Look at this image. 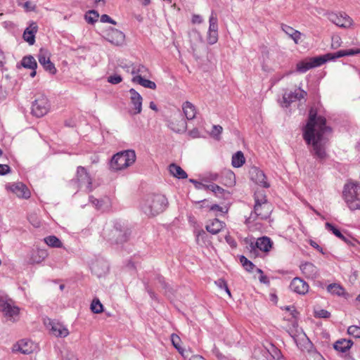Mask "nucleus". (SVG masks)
Instances as JSON below:
<instances>
[{
	"label": "nucleus",
	"mask_w": 360,
	"mask_h": 360,
	"mask_svg": "<svg viewBox=\"0 0 360 360\" xmlns=\"http://www.w3.org/2000/svg\"><path fill=\"white\" fill-rule=\"evenodd\" d=\"M326 118L318 115L317 110L311 107L309 110L307 124L302 128L303 139L308 146H311L310 153L321 164L328 157L324 136L333 131L332 128L326 124Z\"/></svg>",
	"instance_id": "obj_1"
},
{
	"label": "nucleus",
	"mask_w": 360,
	"mask_h": 360,
	"mask_svg": "<svg viewBox=\"0 0 360 360\" xmlns=\"http://www.w3.org/2000/svg\"><path fill=\"white\" fill-rule=\"evenodd\" d=\"M131 234V229L120 221H115L111 229L103 231V237L110 243L117 245L127 242Z\"/></svg>",
	"instance_id": "obj_2"
},
{
	"label": "nucleus",
	"mask_w": 360,
	"mask_h": 360,
	"mask_svg": "<svg viewBox=\"0 0 360 360\" xmlns=\"http://www.w3.org/2000/svg\"><path fill=\"white\" fill-rule=\"evenodd\" d=\"M168 201L163 195L157 194L148 197L142 206V210L148 216H155L165 210Z\"/></svg>",
	"instance_id": "obj_3"
},
{
	"label": "nucleus",
	"mask_w": 360,
	"mask_h": 360,
	"mask_svg": "<svg viewBox=\"0 0 360 360\" xmlns=\"http://www.w3.org/2000/svg\"><path fill=\"white\" fill-rule=\"evenodd\" d=\"M136 153L134 150H127L114 155L110 162V168L113 171L125 169L136 161Z\"/></svg>",
	"instance_id": "obj_4"
},
{
	"label": "nucleus",
	"mask_w": 360,
	"mask_h": 360,
	"mask_svg": "<svg viewBox=\"0 0 360 360\" xmlns=\"http://www.w3.org/2000/svg\"><path fill=\"white\" fill-rule=\"evenodd\" d=\"M254 209L255 210L256 214L262 220L267 219L273 211V207L271 203L268 201L264 192H255L254 194Z\"/></svg>",
	"instance_id": "obj_5"
},
{
	"label": "nucleus",
	"mask_w": 360,
	"mask_h": 360,
	"mask_svg": "<svg viewBox=\"0 0 360 360\" xmlns=\"http://www.w3.org/2000/svg\"><path fill=\"white\" fill-rule=\"evenodd\" d=\"M343 198L352 210L360 209V186L354 183L347 184L342 192Z\"/></svg>",
	"instance_id": "obj_6"
},
{
	"label": "nucleus",
	"mask_w": 360,
	"mask_h": 360,
	"mask_svg": "<svg viewBox=\"0 0 360 360\" xmlns=\"http://www.w3.org/2000/svg\"><path fill=\"white\" fill-rule=\"evenodd\" d=\"M326 62H328L326 54L312 58H307L297 63L296 70L298 72L304 73L309 70L319 67Z\"/></svg>",
	"instance_id": "obj_7"
},
{
	"label": "nucleus",
	"mask_w": 360,
	"mask_h": 360,
	"mask_svg": "<svg viewBox=\"0 0 360 360\" xmlns=\"http://www.w3.org/2000/svg\"><path fill=\"white\" fill-rule=\"evenodd\" d=\"M50 104L44 95H38L32 104L31 113L37 117L44 116L49 110Z\"/></svg>",
	"instance_id": "obj_8"
},
{
	"label": "nucleus",
	"mask_w": 360,
	"mask_h": 360,
	"mask_svg": "<svg viewBox=\"0 0 360 360\" xmlns=\"http://www.w3.org/2000/svg\"><path fill=\"white\" fill-rule=\"evenodd\" d=\"M75 182L78 184L79 187L86 186V192L92 191V178L84 167L79 166L77 168Z\"/></svg>",
	"instance_id": "obj_9"
},
{
	"label": "nucleus",
	"mask_w": 360,
	"mask_h": 360,
	"mask_svg": "<svg viewBox=\"0 0 360 360\" xmlns=\"http://www.w3.org/2000/svg\"><path fill=\"white\" fill-rule=\"evenodd\" d=\"M272 245L273 242L270 238L267 236H262L257 238L255 242L250 240L249 243L248 249L251 253H255L257 249H259V250L264 252H268L271 249Z\"/></svg>",
	"instance_id": "obj_10"
},
{
	"label": "nucleus",
	"mask_w": 360,
	"mask_h": 360,
	"mask_svg": "<svg viewBox=\"0 0 360 360\" xmlns=\"http://www.w3.org/2000/svg\"><path fill=\"white\" fill-rule=\"evenodd\" d=\"M103 37L106 40L115 45L122 44L125 37L122 32L112 27H109L103 32Z\"/></svg>",
	"instance_id": "obj_11"
},
{
	"label": "nucleus",
	"mask_w": 360,
	"mask_h": 360,
	"mask_svg": "<svg viewBox=\"0 0 360 360\" xmlns=\"http://www.w3.org/2000/svg\"><path fill=\"white\" fill-rule=\"evenodd\" d=\"M250 179L257 185L264 187L269 188L270 184L266 181V176L264 172L257 167H252L249 172Z\"/></svg>",
	"instance_id": "obj_12"
},
{
	"label": "nucleus",
	"mask_w": 360,
	"mask_h": 360,
	"mask_svg": "<svg viewBox=\"0 0 360 360\" xmlns=\"http://www.w3.org/2000/svg\"><path fill=\"white\" fill-rule=\"evenodd\" d=\"M168 127L176 133H183L186 130L187 123L186 120L181 117L180 113L173 120H169L167 123Z\"/></svg>",
	"instance_id": "obj_13"
},
{
	"label": "nucleus",
	"mask_w": 360,
	"mask_h": 360,
	"mask_svg": "<svg viewBox=\"0 0 360 360\" xmlns=\"http://www.w3.org/2000/svg\"><path fill=\"white\" fill-rule=\"evenodd\" d=\"M0 311H2L5 316L13 318L19 313V308L13 306L8 300L3 297H0Z\"/></svg>",
	"instance_id": "obj_14"
},
{
	"label": "nucleus",
	"mask_w": 360,
	"mask_h": 360,
	"mask_svg": "<svg viewBox=\"0 0 360 360\" xmlns=\"http://www.w3.org/2000/svg\"><path fill=\"white\" fill-rule=\"evenodd\" d=\"M8 188L18 198L27 199L30 197V190L27 186L22 182L13 183L9 185Z\"/></svg>",
	"instance_id": "obj_15"
},
{
	"label": "nucleus",
	"mask_w": 360,
	"mask_h": 360,
	"mask_svg": "<svg viewBox=\"0 0 360 360\" xmlns=\"http://www.w3.org/2000/svg\"><path fill=\"white\" fill-rule=\"evenodd\" d=\"M309 285L300 278H294L290 284V288L299 295H305L309 291Z\"/></svg>",
	"instance_id": "obj_16"
},
{
	"label": "nucleus",
	"mask_w": 360,
	"mask_h": 360,
	"mask_svg": "<svg viewBox=\"0 0 360 360\" xmlns=\"http://www.w3.org/2000/svg\"><path fill=\"white\" fill-rule=\"evenodd\" d=\"M130 94V101L131 105H133L134 112L133 114L137 115L141 112L142 110V102L143 98L140 95L139 92H137L134 89L131 88L129 91Z\"/></svg>",
	"instance_id": "obj_17"
},
{
	"label": "nucleus",
	"mask_w": 360,
	"mask_h": 360,
	"mask_svg": "<svg viewBox=\"0 0 360 360\" xmlns=\"http://www.w3.org/2000/svg\"><path fill=\"white\" fill-rule=\"evenodd\" d=\"M34 350V343L30 340H21L13 347V352H20L24 354H31Z\"/></svg>",
	"instance_id": "obj_18"
},
{
	"label": "nucleus",
	"mask_w": 360,
	"mask_h": 360,
	"mask_svg": "<svg viewBox=\"0 0 360 360\" xmlns=\"http://www.w3.org/2000/svg\"><path fill=\"white\" fill-rule=\"evenodd\" d=\"M325 227L328 231L333 233L336 237L343 240L347 244L354 245V238H352L350 236H348V237H347L345 235H343L342 233L338 229V227H336L333 224L330 222H326L325 224Z\"/></svg>",
	"instance_id": "obj_19"
},
{
	"label": "nucleus",
	"mask_w": 360,
	"mask_h": 360,
	"mask_svg": "<svg viewBox=\"0 0 360 360\" xmlns=\"http://www.w3.org/2000/svg\"><path fill=\"white\" fill-rule=\"evenodd\" d=\"M38 60L40 65L43 66L46 71L49 72L51 75H55L56 73L57 70L54 64L50 60V58L42 52V50H40L38 56Z\"/></svg>",
	"instance_id": "obj_20"
},
{
	"label": "nucleus",
	"mask_w": 360,
	"mask_h": 360,
	"mask_svg": "<svg viewBox=\"0 0 360 360\" xmlns=\"http://www.w3.org/2000/svg\"><path fill=\"white\" fill-rule=\"evenodd\" d=\"M307 95V91L299 88L298 91H297L295 92L291 91L288 94H285L283 96V99L284 103H285L287 104L286 105V106H287L294 101H296L297 100L300 101L302 98H304Z\"/></svg>",
	"instance_id": "obj_21"
},
{
	"label": "nucleus",
	"mask_w": 360,
	"mask_h": 360,
	"mask_svg": "<svg viewBox=\"0 0 360 360\" xmlns=\"http://www.w3.org/2000/svg\"><path fill=\"white\" fill-rule=\"evenodd\" d=\"M359 53H360V49H350L346 50H340L335 53H326V56L328 58V61H329L335 60L341 57L354 56Z\"/></svg>",
	"instance_id": "obj_22"
},
{
	"label": "nucleus",
	"mask_w": 360,
	"mask_h": 360,
	"mask_svg": "<svg viewBox=\"0 0 360 360\" xmlns=\"http://www.w3.org/2000/svg\"><path fill=\"white\" fill-rule=\"evenodd\" d=\"M38 27L37 24H30L29 27H27L24 32H23V39L25 41H27L30 45H33L35 42V34L37 32Z\"/></svg>",
	"instance_id": "obj_23"
},
{
	"label": "nucleus",
	"mask_w": 360,
	"mask_h": 360,
	"mask_svg": "<svg viewBox=\"0 0 360 360\" xmlns=\"http://www.w3.org/2000/svg\"><path fill=\"white\" fill-rule=\"evenodd\" d=\"M328 19L330 22H353V20L345 12L330 13L328 14Z\"/></svg>",
	"instance_id": "obj_24"
},
{
	"label": "nucleus",
	"mask_w": 360,
	"mask_h": 360,
	"mask_svg": "<svg viewBox=\"0 0 360 360\" xmlns=\"http://www.w3.org/2000/svg\"><path fill=\"white\" fill-rule=\"evenodd\" d=\"M300 270L308 278H315L317 275V268L311 262H304L300 265Z\"/></svg>",
	"instance_id": "obj_25"
},
{
	"label": "nucleus",
	"mask_w": 360,
	"mask_h": 360,
	"mask_svg": "<svg viewBox=\"0 0 360 360\" xmlns=\"http://www.w3.org/2000/svg\"><path fill=\"white\" fill-rule=\"evenodd\" d=\"M50 324L51 333L55 336L65 338L69 334L68 330L60 323L52 321Z\"/></svg>",
	"instance_id": "obj_26"
},
{
	"label": "nucleus",
	"mask_w": 360,
	"mask_h": 360,
	"mask_svg": "<svg viewBox=\"0 0 360 360\" xmlns=\"http://www.w3.org/2000/svg\"><path fill=\"white\" fill-rule=\"evenodd\" d=\"M207 188V190L212 191L214 195L219 198L228 199L231 194L229 191L224 189L215 184H209Z\"/></svg>",
	"instance_id": "obj_27"
},
{
	"label": "nucleus",
	"mask_w": 360,
	"mask_h": 360,
	"mask_svg": "<svg viewBox=\"0 0 360 360\" xmlns=\"http://www.w3.org/2000/svg\"><path fill=\"white\" fill-rule=\"evenodd\" d=\"M207 41L210 45L214 44L218 41V24H209Z\"/></svg>",
	"instance_id": "obj_28"
},
{
	"label": "nucleus",
	"mask_w": 360,
	"mask_h": 360,
	"mask_svg": "<svg viewBox=\"0 0 360 360\" xmlns=\"http://www.w3.org/2000/svg\"><path fill=\"white\" fill-rule=\"evenodd\" d=\"M169 171L172 176L179 179H184L188 177L186 172L175 163L169 165Z\"/></svg>",
	"instance_id": "obj_29"
},
{
	"label": "nucleus",
	"mask_w": 360,
	"mask_h": 360,
	"mask_svg": "<svg viewBox=\"0 0 360 360\" xmlns=\"http://www.w3.org/2000/svg\"><path fill=\"white\" fill-rule=\"evenodd\" d=\"M184 113L187 120H191L195 117L196 110L194 105L189 101H186L182 105Z\"/></svg>",
	"instance_id": "obj_30"
},
{
	"label": "nucleus",
	"mask_w": 360,
	"mask_h": 360,
	"mask_svg": "<svg viewBox=\"0 0 360 360\" xmlns=\"http://www.w3.org/2000/svg\"><path fill=\"white\" fill-rule=\"evenodd\" d=\"M353 345V342L352 340H347L346 339H341L336 341L333 345V347L335 350L346 352L349 350L352 346Z\"/></svg>",
	"instance_id": "obj_31"
},
{
	"label": "nucleus",
	"mask_w": 360,
	"mask_h": 360,
	"mask_svg": "<svg viewBox=\"0 0 360 360\" xmlns=\"http://www.w3.org/2000/svg\"><path fill=\"white\" fill-rule=\"evenodd\" d=\"M132 82L137 83L141 86L150 89H156V84L149 79L143 78L141 75H136L131 79Z\"/></svg>",
	"instance_id": "obj_32"
},
{
	"label": "nucleus",
	"mask_w": 360,
	"mask_h": 360,
	"mask_svg": "<svg viewBox=\"0 0 360 360\" xmlns=\"http://www.w3.org/2000/svg\"><path fill=\"white\" fill-rule=\"evenodd\" d=\"M224 223L218 219H214L205 226L206 230L212 234H217L223 228Z\"/></svg>",
	"instance_id": "obj_33"
},
{
	"label": "nucleus",
	"mask_w": 360,
	"mask_h": 360,
	"mask_svg": "<svg viewBox=\"0 0 360 360\" xmlns=\"http://www.w3.org/2000/svg\"><path fill=\"white\" fill-rule=\"evenodd\" d=\"M257 360H274L271 353L266 347H259L255 351Z\"/></svg>",
	"instance_id": "obj_34"
},
{
	"label": "nucleus",
	"mask_w": 360,
	"mask_h": 360,
	"mask_svg": "<svg viewBox=\"0 0 360 360\" xmlns=\"http://www.w3.org/2000/svg\"><path fill=\"white\" fill-rule=\"evenodd\" d=\"M257 360H274L271 353L266 347H259L255 351Z\"/></svg>",
	"instance_id": "obj_35"
},
{
	"label": "nucleus",
	"mask_w": 360,
	"mask_h": 360,
	"mask_svg": "<svg viewBox=\"0 0 360 360\" xmlns=\"http://www.w3.org/2000/svg\"><path fill=\"white\" fill-rule=\"evenodd\" d=\"M281 25L283 30L293 39L295 44H297L301 37L300 32L288 26L287 24Z\"/></svg>",
	"instance_id": "obj_36"
},
{
	"label": "nucleus",
	"mask_w": 360,
	"mask_h": 360,
	"mask_svg": "<svg viewBox=\"0 0 360 360\" xmlns=\"http://www.w3.org/2000/svg\"><path fill=\"white\" fill-rule=\"evenodd\" d=\"M245 159L243 153L241 151H237L232 156L231 165L233 167L238 168L243 166L245 163Z\"/></svg>",
	"instance_id": "obj_37"
},
{
	"label": "nucleus",
	"mask_w": 360,
	"mask_h": 360,
	"mask_svg": "<svg viewBox=\"0 0 360 360\" xmlns=\"http://www.w3.org/2000/svg\"><path fill=\"white\" fill-rule=\"evenodd\" d=\"M21 65L27 69H37V61L31 55L24 56L21 60Z\"/></svg>",
	"instance_id": "obj_38"
},
{
	"label": "nucleus",
	"mask_w": 360,
	"mask_h": 360,
	"mask_svg": "<svg viewBox=\"0 0 360 360\" xmlns=\"http://www.w3.org/2000/svg\"><path fill=\"white\" fill-rule=\"evenodd\" d=\"M294 342L297 345V346L302 350L305 349L306 345H309L311 343L309 339L307 337L305 334H303L302 337L297 338L296 335H290Z\"/></svg>",
	"instance_id": "obj_39"
},
{
	"label": "nucleus",
	"mask_w": 360,
	"mask_h": 360,
	"mask_svg": "<svg viewBox=\"0 0 360 360\" xmlns=\"http://www.w3.org/2000/svg\"><path fill=\"white\" fill-rule=\"evenodd\" d=\"M171 341L173 345V346L178 350V352L184 357L186 358L185 352H186L184 348L181 347V338L177 335L176 334H172L171 335Z\"/></svg>",
	"instance_id": "obj_40"
},
{
	"label": "nucleus",
	"mask_w": 360,
	"mask_h": 360,
	"mask_svg": "<svg viewBox=\"0 0 360 360\" xmlns=\"http://www.w3.org/2000/svg\"><path fill=\"white\" fill-rule=\"evenodd\" d=\"M327 290L332 295L342 296L345 294V289L340 284L332 283L328 285Z\"/></svg>",
	"instance_id": "obj_41"
},
{
	"label": "nucleus",
	"mask_w": 360,
	"mask_h": 360,
	"mask_svg": "<svg viewBox=\"0 0 360 360\" xmlns=\"http://www.w3.org/2000/svg\"><path fill=\"white\" fill-rule=\"evenodd\" d=\"M45 243L51 248H61L63 243L56 236H49L44 239Z\"/></svg>",
	"instance_id": "obj_42"
},
{
	"label": "nucleus",
	"mask_w": 360,
	"mask_h": 360,
	"mask_svg": "<svg viewBox=\"0 0 360 360\" xmlns=\"http://www.w3.org/2000/svg\"><path fill=\"white\" fill-rule=\"evenodd\" d=\"M240 262L248 272H252L256 268L255 265L243 255L240 257Z\"/></svg>",
	"instance_id": "obj_43"
},
{
	"label": "nucleus",
	"mask_w": 360,
	"mask_h": 360,
	"mask_svg": "<svg viewBox=\"0 0 360 360\" xmlns=\"http://www.w3.org/2000/svg\"><path fill=\"white\" fill-rule=\"evenodd\" d=\"M99 18L98 11L95 10H90L84 15V19L87 22H97Z\"/></svg>",
	"instance_id": "obj_44"
},
{
	"label": "nucleus",
	"mask_w": 360,
	"mask_h": 360,
	"mask_svg": "<svg viewBox=\"0 0 360 360\" xmlns=\"http://www.w3.org/2000/svg\"><path fill=\"white\" fill-rule=\"evenodd\" d=\"M90 309L94 314H99L103 311V306L98 298L92 300Z\"/></svg>",
	"instance_id": "obj_45"
},
{
	"label": "nucleus",
	"mask_w": 360,
	"mask_h": 360,
	"mask_svg": "<svg viewBox=\"0 0 360 360\" xmlns=\"http://www.w3.org/2000/svg\"><path fill=\"white\" fill-rule=\"evenodd\" d=\"M155 279L158 281L162 288L165 290V292H170L171 288L169 285L165 281V278L162 275L157 274Z\"/></svg>",
	"instance_id": "obj_46"
},
{
	"label": "nucleus",
	"mask_w": 360,
	"mask_h": 360,
	"mask_svg": "<svg viewBox=\"0 0 360 360\" xmlns=\"http://www.w3.org/2000/svg\"><path fill=\"white\" fill-rule=\"evenodd\" d=\"M347 333L355 338H360V327L357 326H350L347 328Z\"/></svg>",
	"instance_id": "obj_47"
},
{
	"label": "nucleus",
	"mask_w": 360,
	"mask_h": 360,
	"mask_svg": "<svg viewBox=\"0 0 360 360\" xmlns=\"http://www.w3.org/2000/svg\"><path fill=\"white\" fill-rule=\"evenodd\" d=\"M215 284L221 289H224L226 292L231 297V291L228 287L227 283L224 279L219 278L215 281Z\"/></svg>",
	"instance_id": "obj_48"
},
{
	"label": "nucleus",
	"mask_w": 360,
	"mask_h": 360,
	"mask_svg": "<svg viewBox=\"0 0 360 360\" xmlns=\"http://www.w3.org/2000/svg\"><path fill=\"white\" fill-rule=\"evenodd\" d=\"M314 316L316 318L328 319L330 316V313L323 309L314 310Z\"/></svg>",
	"instance_id": "obj_49"
},
{
	"label": "nucleus",
	"mask_w": 360,
	"mask_h": 360,
	"mask_svg": "<svg viewBox=\"0 0 360 360\" xmlns=\"http://www.w3.org/2000/svg\"><path fill=\"white\" fill-rule=\"evenodd\" d=\"M89 202H91L98 210H101L103 204L105 203L104 200L97 199L94 198L93 195L89 196Z\"/></svg>",
	"instance_id": "obj_50"
},
{
	"label": "nucleus",
	"mask_w": 360,
	"mask_h": 360,
	"mask_svg": "<svg viewBox=\"0 0 360 360\" xmlns=\"http://www.w3.org/2000/svg\"><path fill=\"white\" fill-rule=\"evenodd\" d=\"M107 81L112 84H118L122 81V77L120 75L115 74L110 75Z\"/></svg>",
	"instance_id": "obj_51"
},
{
	"label": "nucleus",
	"mask_w": 360,
	"mask_h": 360,
	"mask_svg": "<svg viewBox=\"0 0 360 360\" xmlns=\"http://www.w3.org/2000/svg\"><path fill=\"white\" fill-rule=\"evenodd\" d=\"M268 349L271 353V355L274 356V359H279L281 357H282L281 351L276 347H275L274 345L271 344L270 348Z\"/></svg>",
	"instance_id": "obj_52"
},
{
	"label": "nucleus",
	"mask_w": 360,
	"mask_h": 360,
	"mask_svg": "<svg viewBox=\"0 0 360 360\" xmlns=\"http://www.w3.org/2000/svg\"><path fill=\"white\" fill-rule=\"evenodd\" d=\"M20 4L25 8L26 11H34L36 8L34 3L30 1H27L25 3L20 1Z\"/></svg>",
	"instance_id": "obj_53"
},
{
	"label": "nucleus",
	"mask_w": 360,
	"mask_h": 360,
	"mask_svg": "<svg viewBox=\"0 0 360 360\" xmlns=\"http://www.w3.org/2000/svg\"><path fill=\"white\" fill-rule=\"evenodd\" d=\"M189 181L194 185V186L196 189H198V190L199 189H204V190L208 189V188H207L208 185L203 184L202 183H201L195 179H190Z\"/></svg>",
	"instance_id": "obj_54"
},
{
	"label": "nucleus",
	"mask_w": 360,
	"mask_h": 360,
	"mask_svg": "<svg viewBox=\"0 0 360 360\" xmlns=\"http://www.w3.org/2000/svg\"><path fill=\"white\" fill-rule=\"evenodd\" d=\"M257 218H259V216L256 214L255 210L253 208V210L251 212L250 216L245 219V224L249 225L254 222Z\"/></svg>",
	"instance_id": "obj_55"
},
{
	"label": "nucleus",
	"mask_w": 360,
	"mask_h": 360,
	"mask_svg": "<svg viewBox=\"0 0 360 360\" xmlns=\"http://www.w3.org/2000/svg\"><path fill=\"white\" fill-rule=\"evenodd\" d=\"M222 130L223 128L220 125H214L212 130V135L218 139V136L221 134Z\"/></svg>",
	"instance_id": "obj_56"
},
{
	"label": "nucleus",
	"mask_w": 360,
	"mask_h": 360,
	"mask_svg": "<svg viewBox=\"0 0 360 360\" xmlns=\"http://www.w3.org/2000/svg\"><path fill=\"white\" fill-rule=\"evenodd\" d=\"M210 210L211 211H217V212H221L222 213H226L228 212V209L226 207H223L219 206L217 204H213L210 207Z\"/></svg>",
	"instance_id": "obj_57"
},
{
	"label": "nucleus",
	"mask_w": 360,
	"mask_h": 360,
	"mask_svg": "<svg viewBox=\"0 0 360 360\" xmlns=\"http://www.w3.org/2000/svg\"><path fill=\"white\" fill-rule=\"evenodd\" d=\"M331 41V46L333 49H337L340 46L341 39L339 36H333Z\"/></svg>",
	"instance_id": "obj_58"
},
{
	"label": "nucleus",
	"mask_w": 360,
	"mask_h": 360,
	"mask_svg": "<svg viewBox=\"0 0 360 360\" xmlns=\"http://www.w3.org/2000/svg\"><path fill=\"white\" fill-rule=\"evenodd\" d=\"M212 354L219 359L224 360L226 357L219 352V349L214 345L212 350Z\"/></svg>",
	"instance_id": "obj_59"
},
{
	"label": "nucleus",
	"mask_w": 360,
	"mask_h": 360,
	"mask_svg": "<svg viewBox=\"0 0 360 360\" xmlns=\"http://www.w3.org/2000/svg\"><path fill=\"white\" fill-rule=\"evenodd\" d=\"M11 172V168L8 165L0 164V175H6Z\"/></svg>",
	"instance_id": "obj_60"
},
{
	"label": "nucleus",
	"mask_w": 360,
	"mask_h": 360,
	"mask_svg": "<svg viewBox=\"0 0 360 360\" xmlns=\"http://www.w3.org/2000/svg\"><path fill=\"white\" fill-rule=\"evenodd\" d=\"M100 22H116L109 15L103 14L101 15Z\"/></svg>",
	"instance_id": "obj_61"
},
{
	"label": "nucleus",
	"mask_w": 360,
	"mask_h": 360,
	"mask_svg": "<svg viewBox=\"0 0 360 360\" xmlns=\"http://www.w3.org/2000/svg\"><path fill=\"white\" fill-rule=\"evenodd\" d=\"M226 241L231 248H236L237 247L236 241L231 236H226Z\"/></svg>",
	"instance_id": "obj_62"
},
{
	"label": "nucleus",
	"mask_w": 360,
	"mask_h": 360,
	"mask_svg": "<svg viewBox=\"0 0 360 360\" xmlns=\"http://www.w3.org/2000/svg\"><path fill=\"white\" fill-rule=\"evenodd\" d=\"M309 244L311 245V246H312L314 248L317 250L319 252H320L323 255L325 254V252L323 251V249L320 245H319L317 244V243H316L315 241L311 240L310 242H309Z\"/></svg>",
	"instance_id": "obj_63"
},
{
	"label": "nucleus",
	"mask_w": 360,
	"mask_h": 360,
	"mask_svg": "<svg viewBox=\"0 0 360 360\" xmlns=\"http://www.w3.org/2000/svg\"><path fill=\"white\" fill-rule=\"evenodd\" d=\"M64 359L65 360H78L75 355L71 352H68Z\"/></svg>",
	"instance_id": "obj_64"
}]
</instances>
